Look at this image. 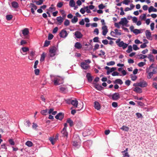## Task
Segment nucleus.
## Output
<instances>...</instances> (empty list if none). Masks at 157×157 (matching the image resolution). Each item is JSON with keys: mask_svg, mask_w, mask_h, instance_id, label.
<instances>
[{"mask_svg": "<svg viewBox=\"0 0 157 157\" xmlns=\"http://www.w3.org/2000/svg\"><path fill=\"white\" fill-rule=\"evenodd\" d=\"M120 129L125 131H128L129 130V128L128 127L124 125Z\"/></svg>", "mask_w": 157, "mask_h": 157, "instance_id": "nucleus-30", "label": "nucleus"}, {"mask_svg": "<svg viewBox=\"0 0 157 157\" xmlns=\"http://www.w3.org/2000/svg\"><path fill=\"white\" fill-rule=\"evenodd\" d=\"M9 142L10 144L12 145H14L15 144L14 142L12 139H10L9 140Z\"/></svg>", "mask_w": 157, "mask_h": 157, "instance_id": "nucleus-54", "label": "nucleus"}, {"mask_svg": "<svg viewBox=\"0 0 157 157\" xmlns=\"http://www.w3.org/2000/svg\"><path fill=\"white\" fill-rule=\"evenodd\" d=\"M78 18L76 16H74V17L71 19V21L73 23H75L77 22Z\"/></svg>", "mask_w": 157, "mask_h": 157, "instance_id": "nucleus-35", "label": "nucleus"}, {"mask_svg": "<svg viewBox=\"0 0 157 157\" xmlns=\"http://www.w3.org/2000/svg\"><path fill=\"white\" fill-rule=\"evenodd\" d=\"M74 107V108H77L78 109L76 110L79 111L81 110L83 108V104L82 102L81 104L78 105V101L76 99L72 100L71 101V104Z\"/></svg>", "mask_w": 157, "mask_h": 157, "instance_id": "nucleus-2", "label": "nucleus"}, {"mask_svg": "<svg viewBox=\"0 0 157 157\" xmlns=\"http://www.w3.org/2000/svg\"><path fill=\"white\" fill-rule=\"evenodd\" d=\"M130 2V1L129 0H124L122 3L123 4L126 5H128Z\"/></svg>", "mask_w": 157, "mask_h": 157, "instance_id": "nucleus-49", "label": "nucleus"}, {"mask_svg": "<svg viewBox=\"0 0 157 157\" xmlns=\"http://www.w3.org/2000/svg\"><path fill=\"white\" fill-rule=\"evenodd\" d=\"M59 89L60 91L62 93H65L66 91V88L63 86H60Z\"/></svg>", "mask_w": 157, "mask_h": 157, "instance_id": "nucleus-38", "label": "nucleus"}, {"mask_svg": "<svg viewBox=\"0 0 157 157\" xmlns=\"http://www.w3.org/2000/svg\"><path fill=\"white\" fill-rule=\"evenodd\" d=\"M120 98V95L118 93H114L111 96L112 99L114 100H117Z\"/></svg>", "mask_w": 157, "mask_h": 157, "instance_id": "nucleus-8", "label": "nucleus"}, {"mask_svg": "<svg viewBox=\"0 0 157 157\" xmlns=\"http://www.w3.org/2000/svg\"><path fill=\"white\" fill-rule=\"evenodd\" d=\"M138 86L141 87H145L147 86V82L144 81H140L138 83Z\"/></svg>", "mask_w": 157, "mask_h": 157, "instance_id": "nucleus-10", "label": "nucleus"}, {"mask_svg": "<svg viewBox=\"0 0 157 157\" xmlns=\"http://www.w3.org/2000/svg\"><path fill=\"white\" fill-rule=\"evenodd\" d=\"M140 17L141 20H145L146 18V14H143L141 15Z\"/></svg>", "mask_w": 157, "mask_h": 157, "instance_id": "nucleus-44", "label": "nucleus"}, {"mask_svg": "<svg viewBox=\"0 0 157 157\" xmlns=\"http://www.w3.org/2000/svg\"><path fill=\"white\" fill-rule=\"evenodd\" d=\"M147 58L149 59L150 62H154V57L153 55L151 54H149Z\"/></svg>", "mask_w": 157, "mask_h": 157, "instance_id": "nucleus-24", "label": "nucleus"}, {"mask_svg": "<svg viewBox=\"0 0 157 157\" xmlns=\"http://www.w3.org/2000/svg\"><path fill=\"white\" fill-rule=\"evenodd\" d=\"M146 72L148 73V74L147 76V78L148 79H150L151 77L153 76V74L151 72H148L147 71H146Z\"/></svg>", "mask_w": 157, "mask_h": 157, "instance_id": "nucleus-32", "label": "nucleus"}, {"mask_svg": "<svg viewBox=\"0 0 157 157\" xmlns=\"http://www.w3.org/2000/svg\"><path fill=\"white\" fill-rule=\"evenodd\" d=\"M67 122L69 124L70 126L71 127L73 125V122L70 118H69L67 119Z\"/></svg>", "mask_w": 157, "mask_h": 157, "instance_id": "nucleus-36", "label": "nucleus"}, {"mask_svg": "<svg viewBox=\"0 0 157 157\" xmlns=\"http://www.w3.org/2000/svg\"><path fill=\"white\" fill-rule=\"evenodd\" d=\"M95 108L98 110H99L101 108L100 105L98 102L95 101L94 103Z\"/></svg>", "mask_w": 157, "mask_h": 157, "instance_id": "nucleus-21", "label": "nucleus"}, {"mask_svg": "<svg viewBox=\"0 0 157 157\" xmlns=\"http://www.w3.org/2000/svg\"><path fill=\"white\" fill-rule=\"evenodd\" d=\"M145 35L147 39L149 40H152L151 33L149 30H147L145 31Z\"/></svg>", "mask_w": 157, "mask_h": 157, "instance_id": "nucleus-12", "label": "nucleus"}, {"mask_svg": "<svg viewBox=\"0 0 157 157\" xmlns=\"http://www.w3.org/2000/svg\"><path fill=\"white\" fill-rule=\"evenodd\" d=\"M11 4L12 7L15 9L17 8L18 6V3L15 1L13 2Z\"/></svg>", "mask_w": 157, "mask_h": 157, "instance_id": "nucleus-23", "label": "nucleus"}, {"mask_svg": "<svg viewBox=\"0 0 157 157\" xmlns=\"http://www.w3.org/2000/svg\"><path fill=\"white\" fill-rule=\"evenodd\" d=\"M50 44V42L49 41L46 40L44 45V47H46L48 46Z\"/></svg>", "mask_w": 157, "mask_h": 157, "instance_id": "nucleus-45", "label": "nucleus"}, {"mask_svg": "<svg viewBox=\"0 0 157 157\" xmlns=\"http://www.w3.org/2000/svg\"><path fill=\"white\" fill-rule=\"evenodd\" d=\"M99 38L98 37H96L94 38L93 40L94 42H99Z\"/></svg>", "mask_w": 157, "mask_h": 157, "instance_id": "nucleus-55", "label": "nucleus"}, {"mask_svg": "<svg viewBox=\"0 0 157 157\" xmlns=\"http://www.w3.org/2000/svg\"><path fill=\"white\" fill-rule=\"evenodd\" d=\"M73 108V107H72L71 108V109H72L71 113L73 115H74L76 113V110L75 109H72Z\"/></svg>", "mask_w": 157, "mask_h": 157, "instance_id": "nucleus-56", "label": "nucleus"}, {"mask_svg": "<svg viewBox=\"0 0 157 157\" xmlns=\"http://www.w3.org/2000/svg\"><path fill=\"white\" fill-rule=\"evenodd\" d=\"M55 139H54L53 137H50L49 138V140H50L52 144L53 145L54 144V140Z\"/></svg>", "mask_w": 157, "mask_h": 157, "instance_id": "nucleus-53", "label": "nucleus"}, {"mask_svg": "<svg viewBox=\"0 0 157 157\" xmlns=\"http://www.w3.org/2000/svg\"><path fill=\"white\" fill-rule=\"evenodd\" d=\"M25 145L29 147H31L33 146V143L30 141H27L25 144Z\"/></svg>", "mask_w": 157, "mask_h": 157, "instance_id": "nucleus-29", "label": "nucleus"}, {"mask_svg": "<svg viewBox=\"0 0 157 157\" xmlns=\"http://www.w3.org/2000/svg\"><path fill=\"white\" fill-rule=\"evenodd\" d=\"M114 83L115 84H118L120 85H121L123 83V82L121 79H117L115 80Z\"/></svg>", "mask_w": 157, "mask_h": 157, "instance_id": "nucleus-25", "label": "nucleus"}, {"mask_svg": "<svg viewBox=\"0 0 157 157\" xmlns=\"http://www.w3.org/2000/svg\"><path fill=\"white\" fill-rule=\"evenodd\" d=\"M116 36H120L121 35V30H119L117 29L114 30Z\"/></svg>", "mask_w": 157, "mask_h": 157, "instance_id": "nucleus-28", "label": "nucleus"}, {"mask_svg": "<svg viewBox=\"0 0 157 157\" xmlns=\"http://www.w3.org/2000/svg\"><path fill=\"white\" fill-rule=\"evenodd\" d=\"M141 31H142V29H134L133 32L136 35H137L139 33H142V32H141Z\"/></svg>", "mask_w": 157, "mask_h": 157, "instance_id": "nucleus-26", "label": "nucleus"}, {"mask_svg": "<svg viewBox=\"0 0 157 157\" xmlns=\"http://www.w3.org/2000/svg\"><path fill=\"white\" fill-rule=\"evenodd\" d=\"M69 5L71 7H74L75 5V2L74 0H71L69 2Z\"/></svg>", "mask_w": 157, "mask_h": 157, "instance_id": "nucleus-33", "label": "nucleus"}, {"mask_svg": "<svg viewBox=\"0 0 157 157\" xmlns=\"http://www.w3.org/2000/svg\"><path fill=\"white\" fill-rule=\"evenodd\" d=\"M136 115L138 118H142L143 117L142 114L140 113H136Z\"/></svg>", "mask_w": 157, "mask_h": 157, "instance_id": "nucleus-52", "label": "nucleus"}, {"mask_svg": "<svg viewBox=\"0 0 157 157\" xmlns=\"http://www.w3.org/2000/svg\"><path fill=\"white\" fill-rule=\"evenodd\" d=\"M112 75L113 76H118L119 73L117 71H114L112 74Z\"/></svg>", "mask_w": 157, "mask_h": 157, "instance_id": "nucleus-59", "label": "nucleus"}, {"mask_svg": "<svg viewBox=\"0 0 157 157\" xmlns=\"http://www.w3.org/2000/svg\"><path fill=\"white\" fill-rule=\"evenodd\" d=\"M27 44V41L25 40H22L20 42V45H23Z\"/></svg>", "mask_w": 157, "mask_h": 157, "instance_id": "nucleus-47", "label": "nucleus"}, {"mask_svg": "<svg viewBox=\"0 0 157 157\" xmlns=\"http://www.w3.org/2000/svg\"><path fill=\"white\" fill-rule=\"evenodd\" d=\"M133 90L138 93H141L142 92V90L140 88L138 87H135Z\"/></svg>", "mask_w": 157, "mask_h": 157, "instance_id": "nucleus-18", "label": "nucleus"}, {"mask_svg": "<svg viewBox=\"0 0 157 157\" xmlns=\"http://www.w3.org/2000/svg\"><path fill=\"white\" fill-rule=\"evenodd\" d=\"M124 154H123V157H129V155L128 153V152H123Z\"/></svg>", "mask_w": 157, "mask_h": 157, "instance_id": "nucleus-62", "label": "nucleus"}, {"mask_svg": "<svg viewBox=\"0 0 157 157\" xmlns=\"http://www.w3.org/2000/svg\"><path fill=\"white\" fill-rule=\"evenodd\" d=\"M115 64V62L113 61H111L107 63V65L108 66L113 65Z\"/></svg>", "mask_w": 157, "mask_h": 157, "instance_id": "nucleus-51", "label": "nucleus"}, {"mask_svg": "<svg viewBox=\"0 0 157 157\" xmlns=\"http://www.w3.org/2000/svg\"><path fill=\"white\" fill-rule=\"evenodd\" d=\"M21 51H22L24 52H25L29 51V48L28 47H23L21 48Z\"/></svg>", "mask_w": 157, "mask_h": 157, "instance_id": "nucleus-31", "label": "nucleus"}, {"mask_svg": "<svg viewBox=\"0 0 157 157\" xmlns=\"http://www.w3.org/2000/svg\"><path fill=\"white\" fill-rule=\"evenodd\" d=\"M22 33L23 36L24 37V39H29V29L25 28L22 30Z\"/></svg>", "mask_w": 157, "mask_h": 157, "instance_id": "nucleus-5", "label": "nucleus"}, {"mask_svg": "<svg viewBox=\"0 0 157 157\" xmlns=\"http://www.w3.org/2000/svg\"><path fill=\"white\" fill-rule=\"evenodd\" d=\"M46 55L44 53H43L41 55L40 59V61L42 62L44 61L45 57Z\"/></svg>", "mask_w": 157, "mask_h": 157, "instance_id": "nucleus-34", "label": "nucleus"}, {"mask_svg": "<svg viewBox=\"0 0 157 157\" xmlns=\"http://www.w3.org/2000/svg\"><path fill=\"white\" fill-rule=\"evenodd\" d=\"M128 21L125 17L122 18L121 21L119 22V23L123 26H127L128 23Z\"/></svg>", "mask_w": 157, "mask_h": 157, "instance_id": "nucleus-6", "label": "nucleus"}, {"mask_svg": "<svg viewBox=\"0 0 157 157\" xmlns=\"http://www.w3.org/2000/svg\"><path fill=\"white\" fill-rule=\"evenodd\" d=\"M48 109H46L45 110H41L40 112V113L42 115H45L48 113Z\"/></svg>", "mask_w": 157, "mask_h": 157, "instance_id": "nucleus-40", "label": "nucleus"}, {"mask_svg": "<svg viewBox=\"0 0 157 157\" xmlns=\"http://www.w3.org/2000/svg\"><path fill=\"white\" fill-rule=\"evenodd\" d=\"M102 35L105 36L108 32V30L106 26L104 25L102 27Z\"/></svg>", "mask_w": 157, "mask_h": 157, "instance_id": "nucleus-15", "label": "nucleus"}, {"mask_svg": "<svg viewBox=\"0 0 157 157\" xmlns=\"http://www.w3.org/2000/svg\"><path fill=\"white\" fill-rule=\"evenodd\" d=\"M57 48L55 46H53L51 47L49 50V52L53 53L56 54V52L57 50Z\"/></svg>", "mask_w": 157, "mask_h": 157, "instance_id": "nucleus-17", "label": "nucleus"}, {"mask_svg": "<svg viewBox=\"0 0 157 157\" xmlns=\"http://www.w3.org/2000/svg\"><path fill=\"white\" fill-rule=\"evenodd\" d=\"M148 12L150 13L151 12H156L157 10L156 9L154 8L153 6H151L148 9Z\"/></svg>", "mask_w": 157, "mask_h": 157, "instance_id": "nucleus-22", "label": "nucleus"}, {"mask_svg": "<svg viewBox=\"0 0 157 157\" xmlns=\"http://www.w3.org/2000/svg\"><path fill=\"white\" fill-rule=\"evenodd\" d=\"M94 33L97 35H98L99 33V30L98 28H96L94 30Z\"/></svg>", "mask_w": 157, "mask_h": 157, "instance_id": "nucleus-61", "label": "nucleus"}, {"mask_svg": "<svg viewBox=\"0 0 157 157\" xmlns=\"http://www.w3.org/2000/svg\"><path fill=\"white\" fill-rule=\"evenodd\" d=\"M152 85L153 87L157 90V83L156 82H153L152 83Z\"/></svg>", "mask_w": 157, "mask_h": 157, "instance_id": "nucleus-64", "label": "nucleus"}, {"mask_svg": "<svg viewBox=\"0 0 157 157\" xmlns=\"http://www.w3.org/2000/svg\"><path fill=\"white\" fill-rule=\"evenodd\" d=\"M76 138V140H74L73 141V145L77 147H78L80 146V143L79 142L80 139L79 136L77 135H75L73 136V139Z\"/></svg>", "mask_w": 157, "mask_h": 157, "instance_id": "nucleus-4", "label": "nucleus"}, {"mask_svg": "<svg viewBox=\"0 0 157 157\" xmlns=\"http://www.w3.org/2000/svg\"><path fill=\"white\" fill-rule=\"evenodd\" d=\"M130 76L132 80L133 81H135L137 78V76L131 74L130 75Z\"/></svg>", "mask_w": 157, "mask_h": 157, "instance_id": "nucleus-37", "label": "nucleus"}, {"mask_svg": "<svg viewBox=\"0 0 157 157\" xmlns=\"http://www.w3.org/2000/svg\"><path fill=\"white\" fill-rule=\"evenodd\" d=\"M74 35L75 36L76 38L78 39L81 38L83 36L82 34L79 31H76L75 32V33Z\"/></svg>", "mask_w": 157, "mask_h": 157, "instance_id": "nucleus-14", "label": "nucleus"}, {"mask_svg": "<svg viewBox=\"0 0 157 157\" xmlns=\"http://www.w3.org/2000/svg\"><path fill=\"white\" fill-rule=\"evenodd\" d=\"M30 6L31 7V12L33 14H35L34 10H36L37 9V6L34 4L32 3L30 4Z\"/></svg>", "mask_w": 157, "mask_h": 157, "instance_id": "nucleus-13", "label": "nucleus"}, {"mask_svg": "<svg viewBox=\"0 0 157 157\" xmlns=\"http://www.w3.org/2000/svg\"><path fill=\"white\" fill-rule=\"evenodd\" d=\"M75 47L77 49H80L82 47V45H81L80 43L79 42H76L75 44Z\"/></svg>", "mask_w": 157, "mask_h": 157, "instance_id": "nucleus-27", "label": "nucleus"}, {"mask_svg": "<svg viewBox=\"0 0 157 157\" xmlns=\"http://www.w3.org/2000/svg\"><path fill=\"white\" fill-rule=\"evenodd\" d=\"M35 55V52L33 51H31L30 53V55L28 56V58L31 60H33L34 59L33 56Z\"/></svg>", "mask_w": 157, "mask_h": 157, "instance_id": "nucleus-20", "label": "nucleus"}, {"mask_svg": "<svg viewBox=\"0 0 157 157\" xmlns=\"http://www.w3.org/2000/svg\"><path fill=\"white\" fill-rule=\"evenodd\" d=\"M95 87L96 89L99 90H101L102 89V87L101 85L98 84L95 85Z\"/></svg>", "mask_w": 157, "mask_h": 157, "instance_id": "nucleus-39", "label": "nucleus"}, {"mask_svg": "<svg viewBox=\"0 0 157 157\" xmlns=\"http://www.w3.org/2000/svg\"><path fill=\"white\" fill-rule=\"evenodd\" d=\"M44 1V0H39L36 1V2L37 5H40L42 4Z\"/></svg>", "mask_w": 157, "mask_h": 157, "instance_id": "nucleus-43", "label": "nucleus"}, {"mask_svg": "<svg viewBox=\"0 0 157 157\" xmlns=\"http://www.w3.org/2000/svg\"><path fill=\"white\" fill-rule=\"evenodd\" d=\"M132 51V47L131 45H129L128 46V49L126 50V52L129 53Z\"/></svg>", "mask_w": 157, "mask_h": 157, "instance_id": "nucleus-41", "label": "nucleus"}, {"mask_svg": "<svg viewBox=\"0 0 157 157\" xmlns=\"http://www.w3.org/2000/svg\"><path fill=\"white\" fill-rule=\"evenodd\" d=\"M12 17L13 16L11 15H7L6 16V19L8 21H9L11 20Z\"/></svg>", "mask_w": 157, "mask_h": 157, "instance_id": "nucleus-42", "label": "nucleus"}, {"mask_svg": "<svg viewBox=\"0 0 157 157\" xmlns=\"http://www.w3.org/2000/svg\"><path fill=\"white\" fill-rule=\"evenodd\" d=\"M112 106L115 108L117 107L118 106L117 103L116 102H113L112 104Z\"/></svg>", "mask_w": 157, "mask_h": 157, "instance_id": "nucleus-63", "label": "nucleus"}, {"mask_svg": "<svg viewBox=\"0 0 157 157\" xmlns=\"http://www.w3.org/2000/svg\"><path fill=\"white\" fill-rule=\"evenodd\" d=\"M145 64V63L144 62H140L138 63V65L139 67H141L144 66Z\"/></svg>", "mask_w": 157, "mask_h": 157, "instance_id": "nucleus-48", "label": "nucleus"}, {"mask_svg": "<svg viewBox=\"0 0 157 157\" xmlns=\"http://www.w3.org/2000/svg\"><path fill=\"white\" fill-rule=\"evenodd\" d=\"M68 35L66 31L64 29L62 30L59 33V35L60 37L65 38Z\"/></svg>", "mask_w": 157, "mask_h": 157, "instance_id": "nucleus-7", "label": "nucleus"}, {"mask_svg": "<svg viewBox=\"0 0 157 157\" xmlns=\"http://www.w3.org/2000/svg\"><path fill=\"white\" fill-rule=\"evenodd\" d=\"M133 49L134 50H136L139 49V48L137 47V45L136 44H133Z\"/></svg>", "mask_w": 157, "mask_h": 157, "instance_id": "nucleus-58", "label": "nucleus"}, {"mask_svg": "<svg viewBox=\"0 0 157 157\" xmlns=\"http://www.w3.org/2000/svg\"><path fill=\"white\" fill-rule=\"evenodd\" d=\"M64 117V114L62 113H58L55 117V118L58 120H61Z\"/></svg>", "mask_w": 157, "mask_h": 157, "instance_id": "nucleus-11", "label": "nucleus"}, {"mask_svg": "<svg viewBox=\"0 0 157 157\" xmlns=\"http://www.w3.org/2000/svg\"><path fill=\"white\" fill-rule=\"evenodd\" d=\"M102 42V43L105 45H106L108 43V41L106 39L103 40Z\"/></svg>", "mask_w": 157, "mask_h": 157, "instance_id": "nucleus-60", "label": "nucleus"}, {"mask_svg": "<svg viewBox=\"0 0 157 157\" xmlns=\"http://www.w3.org/2000/svg\"><path fill=\"white\" fill-rule=\"evenodd\" d=\"M81 66L84 70H87L90 67L89 64L84 62H82L81 63Z\"/></svg>", "mask_w": 157, "mask_h": 157, "instance_id": "nucleus-9", "label": "nucleus"}, {"mask_svg": "<svg viewBox=\"0 0 157 157\" xmlns=\"http://www.w3.org/2000/svg\"><path fill=\"white\" fill-rule=\"evenodd\" d=\"M70 24V21L69 20L66 19L64 22V25L66 26H68Z\"/></svg>", "mask_w": 157, "mask_h": 157, "instance_id": "nucleus-46", "label": "nucleus"}, {"mask_svg": "<svg viewBox=\"0 0 157 157\" xmlns=\"http://www.w3.org/2000/svg\"><path fill=\"white\" fill-rule=\"evenodd\" d=\"M50 77L51 80L54 82L55 85H59L63 84V79L59 76L51 75Z\"/></svg>", "mask_w": 157, "mask_h": 157, "instance_id": "nucleus-1", "label": "nucleus"}, {"mask_svg": "<svg viewBox=\"0 0 157 157\" xmlns=\"http://www.w3.org/2000/svg\"><path fill=\"white\" fill-rule=\"evenodd\" d=\"M63 2H58L57 5V6L58 8H61L63 6Z\"/></svg>", "mask_w": 157, "mask_h": 157, "instance_id": "nucleus-50", "label": "nucleus"}, {"mask_svg": "<svg viewBox=\"0 0 157 157\" xmlns=\"http://www.w3.org/2000/svg\"><path fill=\"white\" fill-rule=\"evenodd\" d=\"M56 20L58 22V24L59 25H61L63 20V18L61 16L57 17Z\"/></svg>", "mask_w": 157, "mask_h": 157, "instance_id": "nucleus-19", "label": "nucleus"}, {"mask_svg": "<svg viewBox=\"0 0 157 157\" xmlns=\"http://www.w3.org/2000/svg\"><path fill=\"white\" fill-rule=\"evenodd\" d=\"M61 133L63 136L66 137V138L67 137L68 133L67 131V129H65V128H63V130L61 131Z\"/></svg>", "mask_w": 157, "mask_h": 157, "instance_id": "nucleus-16", "label": "nucleus"}, {"mask_svg": "<svg viewBox=\"0 0 157 157\" xmlns=\"http://www.w3.org/2000/svg\"><path fill=\"white\" fill-rule=\"evenodd\" d=\"M120 38L118 39L116 41V43L119 47H122L123 49H125L128 46V44L124 42L123 41H121Z\"/></svg>", "mask_w": 157, "mask_h": 157, "instance_id": "nucleus-3", "label": "nucleus"}, {"mask_svg": "<svg viewBox=\"0 0 157 157\" xmlns=\"http://www.w3.org/2000/svg\"><path fill=\"white\" fill-rule=\"evenodd\" d=\"M138 105L140 106L143 107L145 105L144 103L141 101H139L137 102Z\"/></svg>", "mask_w": 157, "mask_h": 157, "instance_id": "nucleus-57", "label": "nucleus"}]
</instances>
